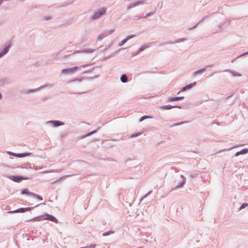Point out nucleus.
<instances>
[{"label": "nucleus", "mask_w": 248, "mask_h": 248, "mask_svg": "<svg viewBox=\"0 0 248 248\" xmlns=\"http://www.w3.org/2000/svg\"><path fill=\"white\" fill-rule=\"evenodd\" d=\"M107 9L105 7H102L99 9L98 10L95 11L93 15L90 17V20L93 21L100 18L101 16L105 14L106 12Z\"/></svg>", "instance_id": "1"}, {"label": "nucleus", "mask_w": 248, "mask_h": 248, "mask_svg": "<svg viewBox=\"0 0 248 248\" xmlns=\"http://www.w3.org/2000/svg\"><path fill=\"white\" fill-rule=\"evenodd\" d=\"M37 206V205L33 207H27V208H20L19 209H16L15 210L11 211L8 212V213L13 214V213H24L27 211H30L33 209L34 207Z\"/></svg>", "instance_id": "2"}, {"label": "nucleus", "mask_w": 248, "mask_h": 248, "mask_svg": "<svg viewBox=\"0 0 248 248\" xmlns=\"http://www.w3.org/2000/svg\"><path fill=\"white\" fill-rule=\"evenodd\" d=\"M11 43L10 42H7L5 44V47L2 51L0 52V58H1L8 52L10 48L11 47Z\"/></svg>", "instance_id": "3"}, {"label": "nucleus", "mask_w": 248, "mask_h": 248, "mask_svg": "<svg viewBox=\"0 0 248 248\" xmlns=\"http://www.w3.org/2000/svg\"><path fill=\"white\" fill-rule=\"evenodd\" d=\"M9 178L12 181L16 182H20L23 180H27L28 177H24L22 176H17V175H13V176H9Z\"/></svg>", "instance_id": "4"}, {"label": "nucleus", "mask_w": 248, "mask_h": 248, "mask_svg": "<svg viewBox=\"0 0 248 248\" xmlns=\"http://www.w3.org/2000/svg\"><path fill=\"white\" fill-rule=\"evenodd\" d=\"M145 3V0H138L137 1H136L135 2L130 3L127 6V10H128L132 8H134L137 6H138L139 5H142Z\"/></svg>", "instance_id": "5"}, {"label": "nucleus", "mask_w": 248, "mask_h": 248, "mask_svg": "<svg viewBox=\"0 0 248 248\" xmlns=\"http://www.w3.org/2000/svg\"><path fill=\"white\" fill-rule=\"evenodd\" d=\"M52 86H53L51 84H45V85L41 86L40 87H39L37 89L29 90H28V92L27 93H28V94H30L31 93L36 92L39 91L40 89H44L46 87L51 88V87H52Z\"/></svg>", "instance_id": "6"}, {"label": "nucleus", "mask_w": 248, "mask_h": 248, "mask_svg": "<svg viewBox=\"0 0 248 248\" xmlns=\"http://www.w3.org/2000/svg\"><path fill=\"white\" fill-rule=\"evenodd\" d=\"M181 177L183 179V180L180 182L178 183L176 186L171 189V190H174L175 189L179 188L183 186L186 183V178L183 175H181Z\"/></svg>", "instance_id": "7"}, {"label": "nucleus", "mask_w": 248, "mask_h": 248, "mask_svg": "<svg viewBox=\"0 0 248 248\" xmlns=\"http://www.w3.org/2000/svg\"><path fill=\"white\" fill-rule=\"evenodd\" d=\"M47 123H51L54 127H58L62 125H63L64 123L62 121L58 120H52L48 121Z\"/></svg>", "instance_id": "8"}, {"label": "nucleus", "mask_w": 248, "mask_h": 248, "mask_svg": "<svg viewBox=\"0 0 248 248\" xmlns=\"http://www.w3.org/2000/svg\"><path fill=\"white\" fill-rule=\"evenodd\" d=\"M45 220H48L55 223L58 222L57 219L54 216L47 213L45 214Z\"/></svg>", "instance_id": "9"}, {"label": "nucleus", "mask_w": 248, "mask_h": 248, "mask_svg": "<svg viewBox=\"0 0 248 248\" xmlns=\"http://www.w3.org/2000/svg\"><path fill=\"white\" fill-rule=\"evenodd\" d=\"M136 35L135 34H132L126 37L124 39H123L121 42L119 43L118 46H123L126 42L129 39L135 37Z\"/></svg>", "instance_id": "10"}, {"label": "nucleus", "mask_w": 248, "mask_h": 248, "mask_svg": "<svg viewBox=\"0 0 248 248\" xmlns=\"http://www.w3.org/2000/svg\"><path fill=\"white\" fill-rule=\"evenodd\" d=\"M181 108L182 107L180 106H173V105H164V106L160 107V108L161 109H167V110L170 109L171 108Z\"/></svg>", "instance_id": "11"}, {"label": "nucleus", "mask_w": 248, "mask_h": 248, "mask_svg": "<svg viewBox=\"0 0 248 248\" xmlns=\"http://www.w3.org/2000/svg\"><path fill=\"white\" fill-rule=\"evenodd\" d=\"M184 96L169 97L168 98L167 102L177 101L184 99Z\"/></svg>", "instance_id": "12"}, {"label": "nucleus", "mask_w": 248, "mask_h": 248, "mask_svg": "<svg viewBox=\"0 0 248 248\" xmlns=\"http://www.w3.org/2000/svg\"><path fill=\"white\" fill-rule=\"evenodd\" d=\"M45 216L44 214V215H43L41 216H39L35 217L33 218L27 220V221H41L43 220H45Z\"/></svg>", "instance_id": "13"}, {"label": "nucleus", "mask_w": 248, "mask_h": 248, "mask_svg": "<svg viewBox=\"0 0 248 248\" xmlns=\"http://www.w3.org/2000/svg\"><path fill=\"white\" fill-rule=\"evenodd\" d=\"M196 82H194L193 83H191L190 84L186 85L182 88L181 91L184 92V91H186L187 90H189V89H191L192 87L196 86Z\"/></svg>", "instance_id": "14"}, {"label": "nucleus", "mask_w": 248, "mask_h": 248, "mask_svg": "<svg viewBox=\"0 0 248 248\" xmlns=\"http://www.w3.org/2000/svg\"><path fill=\"white\" fill-rule=\"evenodd\" d=\"M115 28H113V29H109V30H106L102 32V35L105 36V37H107L108 35L112 33L115 31Z\"/></svg>", "instance_id": "15"}, {"label": "nucleus", "mask_w": 248, "mask_h": 248, "mask_svg": "<svg viewBox=\"0 0 248 248\" xmlns=\"http://www.w3.org/2000/svg\"><path fill=\"white\" fill-rule=\"evenodd\" d=\"M62 73L64 75L73 74V69L70 68H65L62 70Z\"/></svg>", "instance_id": "16"}, {"label": "nucleus", "mask_w": 248, "mask_h": 248, "mask_svg": "<svg viewBox=\"0 0 248 248\" xmlns=\"http://www.w3.org/2000/svg\"><path fill=\"white\" fill-rule=\"evenodd\" d=\"M9 83L8 80L7 78H0V87L4 86L5 85Z\"/></svg>", "instance_id": "17"}, {"label": "nucleus", "mask_w": 248, "mask_h": 248, "mask_svg": "<svg viewBox=\"0 0 248 248\" xmlns=\"http://www.w3.org/2000/svg\"><path fill=\"white\" fill-rule=\"evenodd\" d=\"M120 51V49L119 50H116L115 52H114L113 53H112V54H111L110 55L108 56H106V57H105L103 59H102V61H107V60L110 59V58L112 57H114L118 53V52H119Z\"/></svg>", "instance_id": "18"}, {"label": "nucleus", "mask_w": 248, "mask_h": 248, "mask_svg": "<svg viewBox=\"0 0 248 248\" xmlns=\"http://www.w3.org/2000/svg\"><path fill=\"white\" fill-rule=\"evenodd\" d=\"M248 153V149L245 148V149L241 150L240 151L237 152L235 154V156H238L239 155H245V154H247Z\"/></svg>", "instance_id": "19"}, {"label": "nucleus", "mask_w": 248, "mask_h": 248, "mask_svg": "<svg viewBox=\"0 0 248 248\" xmlns=\"http://www.w3.org/2000/svg\"><path fill=\"white\" fill-rule=\"evenodd\" d=\"M224 71H227V72L231 73L232 75V76L234 77H236V76L239 77V76H241V74H240V73H239L233 70L226 69V70H224Z\"/></svg>", "instance_id": "20"}, {"label": "nucleus", "mask_w": 248, "mask_h": 248, "mask_svg": "<svg viewBox=\"0 0 248 248\" xmlns=\"http://www.w3.org/2000/svg\"><path fill=\"white\" fill-rule=\"evenodd\" d=\"M150 47V45L145 44L143 46H142L137 51V54L140 53L141 52L144 50L145 49L148 48Z\"/></svg>", "instance_id": "21"}, {"label": "nucleus", "mask_w": 248, "mask_h": 248, "mask_svg": "<svg viewBox=\"0 0 248 248\" xmlns=\"http://www.w3.org/2000/svg\"><path fill=\"white\" fill-rule=\"evenodd\" d=\"M33 193L29 191V190L28 188H24L21 191L22 194H27L29 196H31V197H32V194Z\"/></svg>", "instance_id": "22"}, {"label": "nucleus", "mask_w": 248, "mask_h": 248, "mask_svg": "<svg viewBox=\"0 0 248 248\" xmlns=\"http://www.w3.org/2000/svg\"><path fill=\"white\" fill-rule=\"evenodd\" d=\"M120 80L122 83H126L128 81L127 77L125 74H123L120 78Z\"/></svg>", "instance_id": "23"}, {"label": "nucleus", "mask_w": 248, "mask_h": 248, "mask_svg": "<svg viewBox=\"0 0 248 248\" xmlns=\"http://www.w3.org/2000/svg\"><path fill=\"white\" fill-rule=\"evenodd\" d=\"M206 71V68H202L201 69H199V70H198L196 71H195L193 73V75L194 76H195L199 74H201L204 71Z\"/></svg>", "instance_id": "24"}, {"label": "nucleus", "mask_w": 248, "mask_h": 248, "mask_svg": "<svg viewBox=\"0 0 248 248\" xmlns=\"http://www.w3.org/2000/svg\"><path fill=\"white\" fill-rule=\"evenodd\" d=\"M98 129V128H97L96 130H94V131H91V132H88L87 133V134L83 135L81 136V138H85L87 137H88V136H91V135L96 133L97 131V130Z\"/></svg>", "instance_id": "25"}, {"label": "nucleus", "mask_w": 248, "mask_h": 248, "mask_svg": "<svg viewBox=\"0 0 248 248\" xmlns=\"http://www.w3.org/2000/svg\"><path fill=\"white\" fill-rule=\"evenodd\" d=\"M31 155V153H18L17 154V157H24L27 156H29Z\"/></svg>", "instance_id": "26"}, {"label": "nucleus", "mask_w": 248, "mask_h": 248, "mask_svg": "<svg viewBox=\"0 0 248 248\" xmlns=\"http://www.w3.org/2000/svg\"><path fill=\"white\" fill-rule=\"evenodd\" d=\"M114 232H115L114 231H112V230L108 231H107V232H106L103 233L102 236H108L110 234L114 233Z\"/></svg>", "instance_id": "27"}, {"label": "nucleus", "mask_w": 248, "mask_h": 248, "mask_svg": "<svg viewBox=\"0 0 248 248\" xmlns=\"http://www.w3.org/2000/svg\"><path fill=\"white\" fill-rule=\"evenodd\" d=\"M32 197L33 198H36L37 199L41 200V201H42L43 200V198L41 196L37 195L36 194H35L34 193L32 194Z\"/></svg>", "instance_id": "28"}, {"label": "nucleus", "mask_w": 248, "mask_h": 248, "mask_svg": "<svg viewBox=\"0 0 248 248\" xmlns=\"http://www.w3.org/2000/svg\"><path fill=\"white\" fill-rule=\"evenodd\" d=\"M94 51L95 49L89 48L84 49L82 51L84 53H91L93 52Z\"/></svg>", "instance_id": "29"}, {"label": "nucleus", "mask_w": 248, "mask_h": 248, "mask_svg": "<svg viewBox=\"0 0 248 248\" xmlns=\"http://www.w3.org/2000/svg\"><path fill=\"white\" fill-rule=\"evenodd\" d=\"M186 40H187L186 38H180V39H178L176 40H175V44H176V43H180V42H183Z\"/></svg>", "instance_id": "30"}, {"label": "nucleus", "mask_w": 248, "mask_h": 248, "mask_svg": "<svg viewBox=\"0 0 248 248\" xmlns=\"http://www.w3.org/2000/svg\"><path fill=\"white\" fill-rule=\"evenodd\" d=\"M141 134V133H140V132H138V133H134V134H131L130 135V138L137 137L139 136Z\"/></svg>", "instance_id": "31"}, {"label": "nucleus", "mask_w": 248, "mask_h": 248, "mask_svg": "<svg viewBox=\"0 0 248 248\" xmlns=\"http://www.w3.org/2000/svg\"><path fill=\"white\" fill-rule=\"evenodd\" d=\"M248 206V203H243L240 208H239V210H242L243 209H244L246 207Z\"/></svg>", "instance_id": "32"}, {"label": "nucleus", "mask_w": 248, "mask_h": 248, "mask_svg": "<svg viewBox=\"0 0 248 248\" xmlns=\"http://www.w3.org/2000/svg\"><path fill=\"white\" fill-rule=\"evenodd\" d=\"M187 123V122H186V121L177 123L173 124L171 126L179 125L185 123Z\"/></svg>", "instance_id": "33"}, {"label": "nucleus", "mask_w": 248, "mask_h": 248, "mask_svg": "<svg viewBox=\"0 0 248 248\" xmlns=\"http://www.w3.org/2000/svg\"><path fill=\"white\" fill-rule=\"evenodd\" d=\"M7 153L8 155H12V156H16V157H17V154H18V153H13V152H10V151H7Z\"/></svg>", "instance_id": "34"}, {"label": "nucleus", "mask_w": 248, "mask_h": 248, "mask_svg": "<svg viewBox=\"0 0 248 248\" xmlns=\"http://www.w3.org/2000/svg\"><path fill=\"white\" fill-rule=\"evenodd\" d=\"M198 174V173H191L190 174L189 176H190V177L191 178H194L196 177L197 176Z\"/></svg>", "instance_id": "35"}, {"label": "nucleus", "mask_w": 248, "mask_h": 248, "mask_svg": "<svg viewBox=\"0 0 248 248\" xmlns=\"http://www.w3.org/2000/svg\"><path fill=\"white\" fill-rule=\"evenodd\" d=\"M155 12V11L154 12H151V13H149L148 14H147L146 15H145V16H141V18H146L147 17L149 16H151L152 15H153Z\"/></svg>", "instance_id": "36"}, {"label": "nucleus", "mask_w": 248, "mask_h": 248, "mask_svg": "<svg viewBox=\"0 0 248 248\" xmlns=\"http://www.w3.org/2000/svg\"><path fill=\"white\" fill-rule=\"evenodd\" d=\"M174 44H175V41H169L163 43V45Z\"/></svg>", "instance_id": "37"}, {"label": "nucleus", "mask_w": 248, "mask_h": 248, "mask_svg": "<svg viewBox=\"0 0 248 248\" xmlns=\"http://www.w3.org/2000/svg\"><path fill=\"white\" fill-rule=\"evenodd\" d=\"M105 36H103L102 35V33H101V34H100L97 37V40L98 41H101L103 38H104Z\"/></svg>", "instance_id": "38"}, {"label": "nucleus", "mask_w": 248, "mask_h": 248, "mask_svg": "<svg viewBox=\"0 0 248 248\" xmlns=\"http://www.w3.org/2000/svg\"><path fill=\"white\" fill-rule=\"evenodd\" d=\"M148 118H150V117L147 115H144L140 118V122H142L143 120Z\"/></svg>", "instance_id": "39"}, {"label": "nucleus", "mask_w": 248, "mask_h": 248, "mask_svg": "<svg viewBox=\"0 0 248 248\" xmlns=\"http://www.w3.org/2000/svg\"><path fill=\"white\" fill-rule=\"evenodd\" d=\"M92 64V63L85 64L81 65L79 67L80 68H81V67L84 68V67H86L87 66H90Z\"/></svg>", "instance_id": "40"}, {"label": "nucleus", "mask_w": 248, "mask_h": 248, "mask_svg": "<svg viewBox=\"0 0 248 248\" xmlns=\"http://www.w3.org/2000/svg\"><path fill=\"white\" fill-rule=\"evenodd\" d=\"M71 68L73 69V74L75 72V70L78 69V68H80L78 66H74L73 67H71Z\"/></svg>", "instance_id": "41"}, {"label": "nucleus", "mask_w": 248, "mask_h": 248, "mask_svg": "<svg viewBox=\"0 0 248 248\" xmlns=\"http://www.w3.org/2000/svg\"><path fill=\"white\" fill-rule=\"evenodd\" d=\"M49 98H50V97H42L41 98V100L43 102H45Z\"/></svg>", "instance_id": "42"}, {"label": "nucleus", "mask_w": 248, "mask_h": 248, "mask_svg": "<svg viewBox=\"0 0 248 248\" xmlns=\"http://www.w3.org/2000/svg\"><path fill=\"white\" fill-rule=\"evenodd\" d=\"M82 79L81 78H75L74 79H73L72 80L70 81V82H74V81H78L79 82L81 81Z\"/></svg>", "instance_id": "43"}, {"label": "nucleus", "mask_w": 248, "mask_h": 248, "mask_svg": "<svg viewBox=\"0 0 248 248\" xmlns=\"http://www.w3.org/2000/svg\"><path fill=\"white\" fill-rule=\"evenodd\" d=\"M28 90H23L20 92L22 94H28V93H27Z\"/></svg>", "instance_id": "44"}, {"label": "nucleus", "mask_w": 248, "mask_h": 248, "mask_svg": "<svg viewBox=\"0 0 248 248\" xmlns=\"http://www.w3.org/2000/svg\"><path fill=\"white\" fill-rule=\"evenodd\" d=\"M96 246V244H92L90 245L89 246L86 247L87 248H94Z\"/></svg>", "instance_id": "45"}, {"label": "nucleus", "mask_w": 248, "mask_h": 248, "mask_svg": "<svg viewBox=\"0 0 248 248\" xmlns=\"http://www.w3.org/2000/svg\"><path fill=\"white\" fill-rule=\"evenodd\" d=\"M140 18H142L141 17V16H140H140H134L133 17V19L134 20H138V19H140Z\"/></svg>", "instance_id": "46"}, {"label": "nucleus", "mask_w": 248, "mask_h": 248, "mask_svg": "<svg viewBox=\"0 0 248 248\" xmlns=\"http://www.w3.org/2000/svg\"><path fill=\"white\" fill-rule=\"evenodd\" d=\"M55 172V170H51V171L45 170V171H44L42 172L41 173H49V172Z\"/></svg>", "instance_id": "47"}, {"label": "nucleus", "mask_w": 248, "mask_h": 248, "mask_svg": "<svg viewBox=\"0 0 248 248\" xmlns=\"http://www.w3.org/2000/svg\"><path fill=\"white\" fill-rule=\"evenodd\" d=\"M95 69V67H93L91 70L85 71L84 73H89L93 71Z\"/></svg>", "instance_id": "48"}, {"label": "nucleus", "mask_w": 248, "mask_h": 248, "mask_svg": "<svg viewBox=\"0 0 248 248\" xmlns=\"http://www.w3.org/2000/svg\"><path fill=\"white\" fill-rule=\"evenodd\" d=\"M198 25V24H196L195 26H194L193 27H190L188 29L189 30H191L194 28H195Z\"/></svg>", "instance_id": "49"}, {"label": "nucleus", "mask_w": 248, "mask_h": 248, "mask_svg": "<svg viewBox=\"0 0 248 248\" xmlns=\"http://www.w3.org/2000/svg\"><path fill=\"white\" fill-rule=\"evenodd\" d=\"M247 54H248V52H246V53H244L242 54L241 55H240L239 56V57H242V56H245V55H247Z\"/></svg>", "instance_id": "50"}, {"label": "nucleus", "mask_w": 248, "mask_h": 248, "mask_svg": "<svg viewBox=\"0 0 248 248\" xmlns=\"http://www.w3.org/2000/svg\"><path fill=\"white\" fill-rule=\"evenodd\" d=\"M51 18V17L50 16H45V19L46 20H49Z\"/></svg>", "instance_id": "51"}, {"label": "nucleus", "mask_w": 248, "mask_h": 248, "mask_svg": "<svg viewBox=\"0 0 248 248\" xmlns=\"http://www.w3.org/2000/svg\"><path fill=\"white\" fill-rule=\"evenodd\" d=\"M152 192L151 191H149L146 195H144V198L146 197L149 194Z\"/></svg>", "instance_id": "52"}, {"label": "nucleus", "mask_w": 248, "mask_h": 248, "mask_svg": "<svg viewBox=\"0 0 248 248\" xmlns=\"http://www.w3.org/2000/svg\"><path fill=\"white\" fill-rule=\"evenodd\" d=\"M111 46V44H110L109 45H108V46H106V48H105L104 50L106 51Z\"/></svg>", "instance_id": "53"}, {"label": "nucleus", "mask_w": 248, "mask_h": 248, "mask_svg": "<svg viewBox=\"0 0 248 248\" xmlns=\"http://www.w3.org/2000/svg\"><path fill=\"white\" fill-rule=\"evenodd\" d=\"M205 17H203L202 19H201L197 24H198V25L201 23V22H202L204 19L205 18Z\"/></svg>", "instance_id": "54"}, {"label": "nucleus", "mask_w": 248, "mask_h": 248, "mask_svg": "<svg viewBox=\"0 0 248 248\" xmlns=\"http://www.w3.org/2000/svg\"><path fill=\"white\" fill-rule=\"evenodd\" d=\"M86 92H83V93H75V94H81L82 93H86Z\"/></svg>", "instance_id": "55"}, {"label": "nucleus", "mask_w": 248, "mask_h": 248, "mask_svg": "<svg viewBox=\"0 0 248 248\" xmlns=\"http://www.w3.org/2000/svg\"><path fill=\"white\" fill-rule=\"evenodd\" d=\"M2 98V95L1 93L0 92V100H1Z\"/></svg>", "instance_id": "56"}, {"label": "nucleus", "mask_w": 248, "mask_h": 248, "mask_svg": "<svg viewBox=\"0 0 248 248\" xmlns=\"http://www.w3.org/2000/svg\"><path fill=\"white\" fill-rule=\"evenodd\" d=\"M217 73V72H215V73ZM214 74V73H212V74H210V75H209L210 77H211Z\"/></svg>", "instance_id": "57"}, {"label": "nucleus", "mask_w": 248, "mask_h": 248, "mask_svg": "<svg viewBox=\"0 0 248 248\" xmlns=\"http://www.w3.org/2000/svg\"><path fill=\"white\" fill-rule=\"evenodd\" d=\"M238 145H234L233 147L231 148V149H232L233 148H235L236 147H238Z\"/></svg>", "instance_id": "58"}, {"label": "nucleus", "mask_w": 248, "mask_h": 248, "mask_svg": "<svg viewBox=\"0 0 248 248\" xmlns=\"http://www.w3.org/2000/svg\"><path fill=\"white\" fill-rule=\"evenodd\" d=\"M80 248H87V247H81Z\"/></svg>", "instance_id": "59"}]
</instances>
